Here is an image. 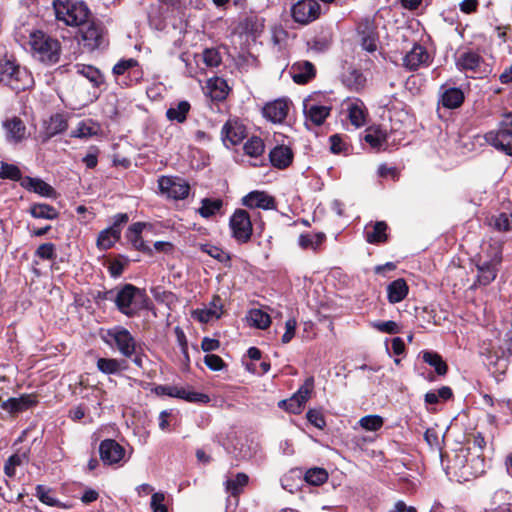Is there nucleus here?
<instances>
[{
  "mask_svg": "<svg viewBox=\"0 0 512 512\" xmlns=\"http://www.w3.org/2000/svg\"><path fill=\"white\" fill-rule=\"evenodd\" d=\"M107 295L109 297L106 298L113 300L117 309L129 318L138 316L151 304L146 292L132 284H125L115 291H109Z\"/></svg>",
  "mask_w": 512,
  "mask_h": 512,
  "instance_id": "f257e3e1",
  "label": "nucleus"
},
{
  "mask_svg": "<svg viewBox=\"0 0 512 512\" xmlns=\"http://www.w3.org/2000/svg\"><path fill=\"white\" fill-rule=\"evenodd\" d=\"M53 8L58 21L67 26H79L90 16V10L83 1L54 0Z\"/></svg>",
  "mask_w": 512,
  "mask_h": 512,
  "instance_id": "f03ea898",
  "label": "nucleus"
},
{
  "mask_svg": "<svg viewBox=\"0 0 512 512\" xmlns=\"http://www.w3.org/2000/svg\"><path fill=\"white\" fill-rule=\"evenodd\" d=\"M102 341L125 358H132L136 354L137 342L128 329L123 326H114L101 333Z\"/></svg>",
  "mask_w": 512,
  "mask_h": 512,
  "instance_id": "7ed1b4c3",
  "label": "nucleus"
},
{
  "mask_svg": "<svg viewBox=\"0 0 512 512\" xmlns=\"http://www.w3.org/2000/svg\"><path fill=\"white\" fill-rule=\"evenodd\" d=\"M0 83L8 86L16 93L28 89L33 84L31 74L13 61H0Z\"/></svg>",
  "mask_w": 512,
  "mask_h": 512,
  "instance_id": "20e7f679",
  "label": "nucleus"
},
{
  "mask_svg": "<svg viewBox=\"0 0 512 512\" xmlns=\"http://www.w3.org/2000/svg\"><path fill=\"white\" fill-rule=\"evenodd\" d=\"M29 44L34 56L46 64H54L59 60L60 44L42 31L30 34Z\"/></svg>",
  "mask_w": 512,
  "mask_h": 512,
  "instance_id": "39448f33",
  "label": "nucleus"
},
{
  "mask_svg": "<svg viewBox=\"0 0 512 512\" xmlns=\"http://www.w3.org/2000/svg\"><path fill=\"white\" fill-rule=\"evenodd\" d=\"M490 252L487 255L479 254L476 264L478 275L477 282L486 286L490 284L497 276L498 266L502 261L501 247L499 245H490ZM485 251L483 250L482 253Z\"/></svg>",
  "mask_w": 512,
  "mask_h": 512,
  "instance_id": "423d86ee",
  "label": "nucleus"
},
{
  "mask_svg": "<svg viewBox=\"0 0 512 512\" xmlns=\"http://www.w3.org/2000/svg\"><path fill=\"white\" fill-rule=\"evenodd\" d=\"M485 140L497 150L512 156V114L505 113L499 128L487 132Z\"/></svg>",
  "mask_w": 512,
  "mask_h": 512,
  "instance_id": "0eeeda50",
  "label": "nucleus"
},
{
  "mask_svg": "<svg viewBox=\"0 0 512 512\" xmlns=\"http://www.w3.org/2000/svg\"><path fill=\"white\" fill-rule=\"evenodd\" d=\"M229 226L232 231V236L237 242L246 243L250 240L253 228L250 215L246 210H235L230 217Z\"/></svg>",
  "mask_w": 512,
  "mask_h": 512,
  "instance_id": "6e6552de",
  "label": "nucleus"
},
{
  "mask_svg": "<svg viewBox=\"0 0 512 512\" xmlns=\"http://www.w3.org/2000/svg\"><path fill=\"white\" fill-rule=\"evenodd\" d=\"M154 392L159 396H170L191 403H208L210 398L207 394L192 391L189 388L178 387L175 385H158L154 388Z\"/></svg>",
  "mask_w": 512,
  "mask_h": 512,
  "instance_id": "1a4fd4ad",
  "label": "nucleus"
},
{
  "mask_svg": "<svg viewBox=\"0 0 512 512\" xmlns=\"http://www.w3.org/2000/svg\"><path fill=\"white\" fill-rule=\"evenodd\" d=\"M78 27H80V40L85 47L89 50H94L101 45L104 31L102 24L99 21L92 19L89 16L88 20Z\"/></svg>",
  "mask_w": 512,
  "mask_h": 512,
  "instance_id": "9d476101",
  "label": "nucleus"
},
{
  "mask_svg": "<svg viewBox=\"0 0 512 512\" xmlns=\"http://www.w3.org/2000/svg\"><path fill=\"white\" fill-rule=\"evenodd\" d=\"M456 67L461 72L471 73L472 77H482L487 73L483 58L474 51L461 53L455 61Z\"/></svg>",
  "mask_w": 512,
  "mask_h": 512,
  "instance_id": "9b49d317",
  "label": "nucleus"
},
{
  "mask_svg": "<svg viewBox=\"0 0 512 512\" xmlns=\"http://www.w3.org/2000/svg\"><path fill=\"white\" fill-rule=\"evenodd\" d=\"M158 186L162 194L175 200L185 199L190 191V186L184 179L174 176H161Z\"/></svg>",
  "mask_w": 512,
  "mask_h": 512,
  "instance_id": "f8f14e48",
  "label": "nucleus"
},
{
  "mask_svg": "<svg viewBox=\"0 0 512 512\" xmlns=\"http://www.w3.org/2000/svg\"><path fill=\"white\" fill-rule=\"evenodd\" d=\"M321 7L316 0H299L291 8V15L295 22L308 24L320 15Z\"/></svg>",
  "mask_w": 512,
  "mask_h": 512,
  "instance_id": "ddd939ff",
  "label": "nucleus"
},
{
  "mask_svg": "<svg viewBox=\"0 0 512 512\" xmlns=\"http://www.w3.org/2000/svg\"><path fill=\"white\" fill-rule=\"evenodd\" d=\"M99 453L106 465L118 464L125 456V449L114 439H105L100 443Z\"/></svg>",
  "mask_w": 512,
  "mask_h": 512,
  "instance_id": "4468645a",
  "label": "nucleus"
},
{
  "mask_svg": "<svg viewBox=\"0 0 512 512\" xmlns=\"http://www.w3.org/2000/svg\"><path fill=\"white\" fill-rule=\"evenodd\" d=\"M429 63V53L423 46L418 44H415L403 57V66L410 71H415L421 66H427Z\"/></svg>",
  "mask_w": 512,
  "mask_h": 512,
  "instance_id": "2eb2a0df",
  "label": "nucleus"
},
{
  "mask_svg": "<svg viewBox=\"0 0 512 512\" xmlns=\"http://www.w3.org/2000/svg\"><path fill=\"white\" fill-rule=\"evenodd\" d=\"M289 111L288 101L285 99H277L267 103L262 110L263 116L273 123H281L287 116Z\"/></svg>",
  "mask_w": 512,
  "mask_h": 512,
  "instance_id": "dca6fc26",
  "label": "nucleus"
},
{
  "mask_svg": "<svg viewBox=\"0 0 512 512\" xmlns=\"http://www.w3.org/2000/svg\"><path fill=\"white\" fill-rule=\"evenodd\" d=\"M358 34L364 50L368 52L377 50L378 35L371 21L365 20L362 22L358 27Z\"/></svg>",
  "mask_w": 512,
  "mask_h": 512,
  "instance_id": "f3484780",
  "label": "nucleus"
},
{
  "mask_svg": "<svg viewBox=\"0 0 512 512\" xmlns=\"http://www.w3.org/2000/svg\"><path fill=\"white\" fill-rule=\"evenodd\" d=\"M222 307V300L219 296L216 295L213 297L208 307L194 311L193 315L198 321L202 323H208L221 317Z\"/></svg>",
  "mask_w": 512,
  "mask_h": 512,
  "instance_id": "a211bd4d",
  "label": "nucleus"
},
{
  "mask_svg": "<svg viewBox=\"0 0 512 512\" xmlns=\"http://www.w3.org/2000/svg\"><path fill=\"white\" fill-rule=\"evenodd\" d=\"M293 152L289 146L277 145L269 153L271 164L278 169L287 168L293 161Z\"/></svg>",
  "mask_w": 512,
  "mask_h": 512,
  "instance_id": "6ab92c4d",
  "label": "nucleus"
},
{
  "mask_svg": "<svg viewBox=\"0 0 512 512\" xmlns=\"http://www.w3.org/2000/svg\"><path fill=\"white\" fill-rule=\"evenodd\" d=\"M290 74L297 84H305L315 76V67L309 61H298L291 66Z\"/></svg>",
  "mask_w": 512,
  "mask_h": 512,
  "instance_id": "aec40b11",
  "label": "nucleus"
},
{
  "mask_svg": "<svg viewBox=\"0 0 512 512\" xmlns=\"http://www.w3.org/2000/svg\"><path fill=\"white\" fill-rule=\"evenodd\" d=\"M246 129L237 121H228L222 128V139L225 145H237L245 138Z\"/></svg>",
  "mask_w": 512,
  "mask_h": 512,
  "instance_id": "412c9836",
  "label": "nucleus"
},
{
  "mask_svg": "<svg viewBox=\"0 0 512 512\" xmlns=\"http://www.w3.org/2000/svg\"><path fill=\"white\" fill-rule=\"evenodd\" d=\"M242 203L248 208H274V198L262 191L250 192L243 198Z\"/></svg>",
  "mask_w": 512,
  "mask_h": 512,
  "instance_id": "4be33fe9",
  "label": "nucleus"
},
{
  "mask_svg": "<svg viewBox=\"0 0 512 512\" xmlns=\"http://www.w3.org/2000/svg\"><path fill=\"white\" fill-rule=\"evenodd\" d=\"M7 140L18 143L26 138V126L18 117H13L3 123Z\"/></svg>",
  "mask_w": 512,
  "mask_h": 512,
  "instance_id": "5701e85b",
  "label": "nucleus"
},
{
  "mask_svg": "<svg viewBox=\"0 0 512 512\" xmlns=\"http://www.w3.org/2000/svg\"><path fill=\"white\" fill-rule=\"evenodd\" d=\"M145 227L146 224L143 222L133 223L128 228L126 237L136 250L151 254V248L145 243V241L141 237V233Z\"/></svg>",
  "mask_w": 512,
  "mask_h": 512,
  "instance_id": "b1692460",
  "label": "nucleus"
},
{
  "mask_svg": "<svg viewBox=\"0 0 512 512\" xmlns=\"http://www.w3.org/2000/svg\"><path fill=\"white\" fill-rule=\"evenodd\" d=\"M37 403L34 395H21L4 401L2 408L10 413H18L27 410Z\"/></svg>",
  "mask_w": 512,
  "mask_h": 512,
  "instance_id": "393cba45",
  "label": "nucleus"
},
{
  "mask_svg": "<svg viewBox=\"0 0 512 512\" xmlns=\"http://www.w3.org/2000/svg\"><path fill=\"white\" fill-rule=\"evenodd\" d=\"M21 185L28 189L29 191H33L44 197H55V190L48 183L39 178L25 177Z\"/></svg>",
  "mask_w": 512,
  "mask_h": 512,
  "instance_id": "a878e982",
  "label": "nucleus"
},
{
  "mask_svg": "<svg viewBox=\"0 0 512 512\" xmlns=\"http://www.w3.org/2000/svg\"><path fill=\"white\" fill-rule=\"evenodd\" d=\"M67 121L61 114L51 116L44 132L41 134L42 142L45 143L53 136L64 132L67 129Z\"/></svg>",
  "mask_w": 512,
  "mask_h": 512,
  "instance_id": "bb28decb",
  "label": "nucleus"
},
{
  "mask_svg": "<svg viewBox=\"0 0 512 512\" xmlns=\"http://www.w3.org/2000/svg\"><path fill=\"white\" fill-rule=\"evenodd\" d=\"M330 107L317 104H304V113L306 118L314 125H321L330 114Z\"/></svg>",
  "mask_w": 512,
  "mask_h": 512,
  "instance_id": "cd10ccee",
  "label": "nucleus"
},
{
  "mask_svg": "<svg viewBox=\"0 0 512 512\" xmlns=\"http://www.w3.org/2000/svg\"><path fill=\"white\" fill-rule=\"evenodd\" d=\"M97 369L106 375L118 374L127 368V362L116 358H98Z\"/></svg>",
  "mask_w": 512,
  "mask_h": 512,
  "instance_id": "c85d7f7f",
  "label": "nucleus"
},
{
  "mask_svg": "<svg viewBox=\"0 0 512 512\" xmlns=\"http://www.w3.org/2000/svg\"><path fill=\"white\" fill-rule=\"evenodd\" d=\"M387 132L380 126H370L365 130L364 140L372 148L380 149L387 142Z\"/></svg>",
  "mask_w": 512,
  "mask_h": 512,
  "instance_id": "c756f323",
  "label": "nucleus"
},
{
  "mask_svg": "<svg viewBox=\"0 0 512 512\" xmlns=\"http://www.w3.org/2000/svg\"><path fill=\"white\" fill-rule=\"evenodd\" d=\"M367 110L364 103L355 100L348 106V118L355 127L359 128L366 123Z\"/></svg>",
  "mask_w": 512,
  "mask_h": 512,
  "instance_id": "7c9ffc66",
  "label": "nucleus"
},
{
  "mask_svg": "<svg viewBox=\"0 0 512 512\" xmlns=\"http://www.w3.org/2000/svg\"><path fill=\"white\" fill-rule=\"evenodd\" d=\"M388 300L390 303L402 301L408 294V286L404 279H397L387 287Z\"/></svg>",
  "mask_w": 512,
  "mask_h": 512,
  "instance_id": "2f4dec72",
  "label": "nucleus"
},
{
  "mask_svg": "<svg viewBox=\"0 0 512 512\" xmlns=\"http://www.w3.org/2000/svg\"><path fill=\"white\" fill-rule=\"evenodd\" d=\"M343 83L350 90L359 92L365 87L366 78L361 71L351 69L344 74Z\"/></svg>",
  "mask_w": 512,
  "mask_h": 512,
  "instance_id": "473e14b6",
  "label": "nucleus"
},
{
  "mask_svg": "<svg viewBox=\"0 0 512 512\" xmlns=\"http://www.w3.org/2000/svg\"><path fill=\"white\" fill-rule=\"evenodd\" d=\"M464 94L459 88L446 89L441 95V103L445 108L455 109L461 106Z\"/></svg>",
  "mask_w": 512,
  "mask_h": 512,
  "instance_id": "72a5a7b5",
  "label": "nucleus"
},
{
  "mask_svg": "<svg viewBox=\"0 0 512 512\" xmlns=\"http://www.w3.org/2000/svg\"><path fill=\"white\" fill-rule=\"evenodd\" d=\"M75 72L79 75L87 78L95 87H99L103 82V75L101 72L94 66L84 65V64H76L74 66Z\"/></svg>",
  "mask_w": 512,
  "mask_h": 512,
  "instance_id": "f704fd0d",
  "label": "nucleus"
},
{
  "mask_svg": "<svg viewBox=\"0 0 512 512\" xmlns=\"http://www.w3.org/2000/svg\"><path fill=\"white\" fill-rule=\"evenodd\" d=\"M191 109V105L188 101H180L175 106H171L166 111V117L170 121H176L183 123L187 119V115Z\"/></svg>",
  "mask_w": 512,
  "mask_h": 512,
  "instance_id": "c9c22d12",
  "label": "nucleus"
},
{
  "mask_svg": "<svg viewBox=\"0 0 512 512\" xmlns=\"http://www.w3.org/2000/svg\"><path fill=\"white\" fill-rule=\"evenodd\" d=\"M29 212L32 217L37 219L54 220L58 218L59 212L53 206L44 203L31 205Z\"/></svg>",
  "mask_w": 512,
  "mask_h": 512,
  "instance_id": "e433bc0d",
  "label": "nucleus"
},
{
  "mask_svg": "<svg viewBox=\"0 0 512 512\" xmlns=\"http://www.w3.org/2000/svg\"><path fill=\"white\" fill-rule=\"evenodd\" d=\"M386 230L387 224L383 221L376 222L371 228L367 226L365 231L367 242L374 244L386 241Z\"/></svg>",
  "mask_w": 512,
  "mask_h": 512,
  "instance_id": "4c0bfd02",
  "label": "nucleus"
},
{
  "mask_svg": "<svg viewBox=\"0 0 512 512\" xmlns=\"http://www.w3.org/2000/svg\"><path fill=\"white\" fill-rule=\"evenodd\" d=\"M223 201L221 199L204 198L201 200V206L198 213L203 218H210L216 215L222 208Z\"/></svg>",
  "mask_w": 512,
  "mask_h": 512,
  "instance_id": "58836bf2",
  "label": "nucleus"
},
{
  "mask_svg": "<svg viewBox=\"0 0 512 512\" xmlns=\"http://www.w3.org/2000/svg\"><path fill=\"white\" fill-rule=\"evenodd\" d=\"M207 88L209 89L211 97L216 100H222L228 94V85L226 81L219 77L209 79L207 82Z\"/></svg>",
  "mask_w": 512,
  "mask_h": 512,
  "instance_id": "ea45409f",
  "label": "nucleus"
},
{
  "mask_svg": "<svg viewBox=\"0 0 512 512\" xmlns=\"http://www.w3.org/2000/svg\"><path fill=\"white\" fill-rule=\"evenodd\" d=\"M120 232L116 228H107L100 232L97 238V247L101 250L111 248L120 238Z\"/></svg>",
  "mask_w": 512,
  "mask_h": 512,
  "instance_id": "a19ab883",
  "label": "nucleus"
},
{
  "mask_svg": "<svg viewBox=\"0 0 512 512\" xmlns=\"http://www.w3.org/2000/svg\"><path fill=\"white\" fill-rule=\"evenodd\" d=\"M250 324L258 329H266L270 326L271 318L269 314L260 309H251L247 316Z\"/></svg>",
  "mask_w": 512,
  "mask_h": 512,
  "instance_id": "79ce46f5",
  "label": "nucleus"
},
{
  "mask_svg": "<svg viewBox=\"0 0 512 512\" xmlns=\"http://www.w3.org/2000/svg\"><path fill=\"white\" fill-rule=\"evenodd\" d=\"M324 238L325 235L322 233H306L299 236L298 243L302 249L316 250Z\"/></svg>",
  "mask_w": 512,
  "mask_h": 512,
  "instance_id": "37998d69",
  "label": "nucleus"
},
{
  "mask_svg": "<svg viewBox=\"0 0 512 512\" xmlns=\"http://www.w3.org/2000/svg\"><path fill=\"white\" fill-rule=\"evenodd\" d=\"M423 360L425 363L435 368L438 375H445L448 370L447 364L443 361L442 357L435 352H424Z\"/></svg>",
  "mask_w": 512,
  "mask_h": 512,
  "instance_id": "c03bdc74",
  "label": "nucleus"
},
{
  "mask_svg": "<svg viewBox=\"0 0 512 512\" xmlns=\"http://www.w3.org/2000/svg\"><path fill=\"white\" fill-rule=\"evenodd\" d=\"M244 152L246 155L252 158H259L263 155L265 145L261 138L252 137L244 144Z\"/></svg>",
  "mask_w": 512,
  "mask_h": 512,
  "instance_id": "a18cd8bd",
  "label": "nucleus"
},
{
  "mask_svg": "<svg viewBox=\"0 0 512 512\" xmlns=\"http://www.w3.org/2000/svg\"><path fill=\"white\" fill-rule=\"evenodd\" d=\"M248 483V476L245 473H237L233 479L225 482L226 490L233 496L238 495Z\"/></svg>",
  "mask_w": 512,
  "mask_h": 512,
  "instance_id": "49530a36",
  "label": "nucleus"
},
{
  "mask_svg": "<svg viewBox=\"0 0 512 512\" xmlns=\"http://www.w3.org/2000/svg\"><path fill=\"white\" fill-rule=\"evenodd\" d=\"M36 496L44 504L53 507L68 508L65 504L61 503L58 499L51 495V491L43 485L36 486Z\"/></svg>",
  "mask_w": 512,
  "mask_h": 512,
  "instance_id": "de8ad7c7",
  "label": "nucleus"
},
{
  "mask_svg": "<svg viewBox=\"0 0 512 512\" xmlns=\"http://www.w3.org/2000/svg\"><path fill=\"white\" fill-rule=\"evenodd\" d=\"M328 479V473L323 468H311L305 473V480L311 485H321Z\"/></svg>",
  "mask_w": 512,
  "mask_h": 512,
  "instance_id": "09e8293b",
  "label": "nucleus"
},
{
  "mask_svg": "<svg viewBox=\"0 0 512 512\" xmlns=\"http://www.w3.org/2000/svg\"><path fill=\"white\" fill-rule=\"evenodd\" d=\"M27 457L25 454H13L4 464V473L7 477L12 478L16 474V467L23 465Z\"/></svg>",
  "mask_w": 512,
  "mask_h": 512,
  "instance_id": "8fccbe9b",
  "label": "nucleus"
},
{
  "mask_svg": "<svg viewBox=\"0 0 512 512\" xmlns=\"http://www.w3.org/2000/svg\"><path fill=\"white\" fill-rule=\"evenodd\" d=\"M491 225L498 231L512 230V214L502 212L491 218Z\"/></svg>",
  "mask_w": 512,
  "mask_h": 512,
  "instance_id": "3c124183",
  "label": "nucleus"
},
{
  "mask_svg": "<svg viewBox=\"0 0 512 512\" xmlns=\"http://www.w3.org/2000/svg\"><path fill=\"white\" fill-rule=\"evenodd\" d=\"M314 386V380L312 377L307 378L304 382V384L298 389V391L292 396L293 398H296L299 402V404L304 407V404L307 402V400L310 397L311 391Z\"/></svg>",
  "mask_w": 512,
  "mask_h": 512,
  "instance_id": "603ef678",
  "label": "nucleus"
},
{
  "mask_svg": "<svg viewBox=\"0 0 512 512\" xmlns=\"http://www.w3.org/2000/svg\"><path fill=\"white\" fill-rule=\"evenodd\" d=\"M359 424L367 431H377L383 426V418L379 415H367L360 419Z\"/></svg>",
  "mask_w": 512,
  "mask_h": 512,
  "instance_id": "864d4df0",
  "label": "nucleus"
},
{
  "mask_svg": "<svg viewBox=\"0 0 512 512\" xmlns=\"http://www.w3.org/2000/svg\"><path fill=\"white\" fill-rule=\"evenodd\" d=\"M370 326L382 333L397 334L400 332L399 325L395 321H374Z\"/></svg>",
  "mask_w": 512,
  "mask_h": 512,
  "instance_id": "5fc2aeb1",
  "label": "nucleus"
},
{
  "mask_svg": "<svg viewBox=\"0 0 512 512\" xmlns=\"http://www.w3.org/2000/svg\"><path fill=\"white\" fill-rule=\"evenodd\" d=\"M35 255L42 260H53L56 257V246L51 242L43 243L37 248Z\"/></svg>",
  "mask_w": 512,
  "mask_h": 512,
  "instance_id": "6e6d98bb",
  "label": "nucleus"
},
{
  "mask_svg": "<svg viewBox=\"0 0 512 512\" xmlns=\"http://www.w3.org/2000/svg\"><path fill=\"white\" fill-rule=\"evenodd\" d=\"M0 178L17 181L21 179V171L15 165L2 163L0 168Z\"/></svg>",
  "mask_w": 512,
  "mask_h": 512,
  "instance_id": "4d7b16f0",
  "label": "nucleus"
},
{
  "mask_svg": "<svg viewBox=\"0 0 512 512\" xmlns=\"http://www.w3.org/2000/svg\"><path fill=\"white\" fill-rule=\"evenodd\" d=\"M203 61L208 67H217L221 61V55L215 48H208L203 51Z\"/></svg>",
  "mask_w": 512,
  "mask_h": 512,
  "instance_id": "13d9d810",
  "label": "nucleus"
},
{
  "mask_svg": "<svg viewBox=\"0 0 512 512\" xmlns=\"http://www.w3.org/2000/svg\"><path fill=\"white\" fill-rule=\"evenodd\" d=\"M201 250L220 262H224L229 259V255L225 251L211 244H202Z\"/></svg>",
  "mask_w": 512,
  "mask_h": 512,
  "instance_id": "bf43d9fd",
  "label": "nucleus"
},
{
  "mask_svg": "<svg viewBox=\"0 0 512 512\" xmlns=\"http://www.w3.org/2000/svg\"><path fill=\"white\" fill-rule=\"evenodd\" d=\"M165 494L162 492H155L151 497V509L153 512H168L167 506L165 505Z\"/></svg>",
  "mask_w": 512,
  "mask_h": 512,
  "instance_id": "052dcab7",
  "label": "nucleus"
},
{
  "mask_svg": "<svg viewBox=\"0 0 512 512\" xmlns=\"http://www.w3.org/2000/svg\"><path fill=\"white\" fill-rule=\"evenodd\" d=\"M138 62L135 59H123L116 63L113 67V74L115 76L124 75L128 70L136 67Z\"/></svg>",
  "mask_w": 512,
  "mask_h": 512,
  "instance_id": "680f3d73",
  "label": "nucleus"
},
{
  "mask_svg": "<svg viewBox=\"0 0 512 512\" xmlns=\"http://www.w3.org/2000/svg\"><path fill=\"white\" fill-rule=\"evenodd\" d=\"M278 405L280 408H283L286 411L293 414H299L303 409V407L299 404L298 400L293 397L281 400Z\"/></svg>",
  "mask_w": 512,
  "mask_h": 512,
  "instance_id": "e2e57ef3",
  "label": "nucleus"
},
{
  "mask_svg": "<svg viewBox=\"0 0 512 512\" xmlns=\"http://www.w3.org/2000/svg\"><path fill=\"white\" fill-rule=\"evenodd\" d=\"M307 420L312 424L314 425L315 427L319 428V429H322L325 425H326V422H325V419H324V416L323 414L319 411V410H316V409H310L308 412H307Z\"/></svg>",
  "mask_w": 512,
  "mask_h": 512,
  "instance_id": "0e129e2a",
  "label": "nucleus"
},
{
  "mask_svg": "<svg viewBox=\"0 0 512 512\" xmlns=\"http://www.w3.org/2000/svg\"><path fill=\"white\" fill-rule=\"evenodd\" d=\"M296 327H297V321L295 318H290L286 321L285 333L282 335V338H281L282 343L287 344L293 339V337L295 335Z\"/></svg>",
  "mask_w": 512,
  "mask_h": 512,
  "instance_id": "69168bd1",
  "label": "nucleus"
},
{
  "mask_svg": "<svg viewBox=\"0 0 512 512\" xmlns=\"http://www.w3.org/2000/svg\"><path fill=\"white\" fill-rule=\"evenodd\" d=\"M205 364L213 371H219L224 367L222 358L215 354H208L204 358Z\"/></svg>",
  "mask_w": 512,
  "mask_h": 512,
  "instance_id": "338daca9",
  "label": "nucleus"
},
{
  "mask_svg": "<svg viewBox=\"0 0 512 512\" xmlns=\"http://www.w3.org/2000/svg\"><path fill=\"white\" fill-rule=\"evenodd\" d=\"M330 140V149L333 153L338 154L344 150V142L339 135H332L329 138Z\"/></svg>",
  "mask_w": 512,
  "mask_h": 512,
  "instance_id": "774afa93",
  "label": "nucleus"
}]
</instances>
